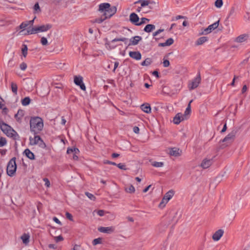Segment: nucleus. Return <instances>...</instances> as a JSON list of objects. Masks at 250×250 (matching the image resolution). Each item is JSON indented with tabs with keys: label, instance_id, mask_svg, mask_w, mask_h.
Instances as JSON below:
<instances>
[{
	"label": "nucleus",
	"instance_id": "nucleus-28",
	"mask_svg": "<svg viewBox=\"0 0 250 250\" xmlns=\"http://www.w3.org/2000/svg\"><path fill=\"white\" fill-rule=\"evenodd\" d=\"M193 100H191L188 103V106L186 109V111L185 112V113L183 115L184 116V117L186 118V116H188L189 114H190V112L191 111V106H190V104L192 102Z\"/></svg>",
	"mask_w": 250,
	"mask_h": 250
},
{
	"label": "nucleus",
	"instance_id": "nucleus-64",
	"mask_svg": "<svg viewBox=\"0 0 250 250\" xmlns=\"http://www.w3.org/2000/svg\"><path fill=\"white\" fill-rule=\"evenodd\" d=\"M247 90V85H244L242 88V93H244V92H245Z\"/></svg>",
	"mask_w": 250,
	"mask_h": 250
},
{
	"label": "nucleus",
	"instance_id": "nucleus-42",
	"mask_svg": "<svg viewBox=\"0 0 250 250\" xmlns=\"http://www.w3.org/2000/svg\"><path fill=\"white\" fill-rule=\"evenodd\" d=\"M28 48L26 45L23 44L22 48V53L24 57H25L27 54Z\"/></svg>",
	"mask_w": 250,
	"mask_h": 250
},
{
	"label": "nucleus",
	"instance_id": "nucleus-45",
	"mask_svg": "<svg viewBox=\"0 0 250 250\" xmlns=\"http://www.w3.org/2000/svg\"><path fill=\"white\" fill-rule=\"evenodd\" d=\"M223 5L222 0H216L215 2V5L217 8H220Z\"/></svg>",
	"mask_w": 250,
	"mask_h": 250
},
{
	"label": "nucleus",
	"instance_id": "nucleus-60",
	"mask_svg": "<svg viewBox=\"0 0 250 250\" xmlns=\"http://www.w3.org/2000/svg\"><path fill=\"white\" fill-rule=\"evenodd\" d=\"M53 220L54 222H55L56 223L58 224H60V225H61V222H60V221L56 217H54L53 218Z\"/></svg>",
	"mask_w": 250,
	"mask_h": 250
},
{
	"label": "nucleus",
	"instance_id": "nucleus-49",
	"mask_svg": "<svg viewBox=\"0 0 250 250\" xmlns=\"http://www.w3.org/2000/svg\"><path fill=\"white\" fill-rule=\"evenodd\" d=\"M118 167H119L121 169L126 170L127 168H126V166L122 163H119L118 164H116Z\"/></svg>",
	"mask_w": 250,
	"mask_h": 250
},
{
	"label": "nucleus",
	"instance_id": "nucleus-7",
	"mask_svg": "<svg viewBox=\"0 0 250 250\" xmlns=\"http://www.w3.org/2000/svg\"><path fill=\"white\" fill-rule=\"evenodd\" d=\"M236 134V131L233 130L221 141L222 142H228L229 143H231L234 140Z\"/></svg>",
	"mask_w": 250,
	"mask_h": 250
},
{
	"label": "nucleus",
	"instance_id": "nucleus-3",
	"mask_svg": "<svg viewBox=\"0 0 250 250\" xmlns=\"http://www.w3.org/2000/svg\"><path fill=\"white\" fill-rule=\"evenodd\" d=\"M0 127L1 130L8 137L13 138L14 140H17L20 137L16 131H15L10 126L3 122H0Z\"/></svg>",
	"mask_w": 250,
	"mask_h": 250
},
{
	"label": "nucleus",
	"instance_id": "nucleus-31",
	"mask_svg": "<svg viewBox=\"0 0 250 250\" xmlns=\"http://www.w3.org/2000/svg\"><path fill=\"white\" fill-rule=\"evenodd\" d=\"M125 190L127 193H133L135 192V188L132 185H129L128 187H126L125 188Z\"/></svg>",
	"mask_w": 250,
	"mask_h": 250
},
{
	"label": "nucleus",
	"instance_id": "nucleus-9",
	"mask_svg": "<svg viewBox=\"0 0 250 250\" xmlns=\"http://www.w3.org/2000/svg\"><path fill=\"white\" fill-rule=\"evenodd\" d=\"M224 233V231L222 229H219L217 230L212 235V239L215 241H219L222 236L223 235Z\"/></svg>",
	"mask_w": 250,
	"mask_h": 250
},
{
	"label": "nucleus",
	"instance_id": "nucleus-8",
	"mask_svg": "<svg viewBox=\"0 0 250 250\" xmlns=\"http://www.w3.org/2000/svg\"><path fill=\"white\" fill-rule=\"evenodd\" d=\"M201 79H192L189 81L188 83V88L191 90H193L198 87L200 83Z\"/></svg>",
	"mask_w": 250,
	"mask_h": 250
},
{
	"label": "nucleus",
	"instance_id": "nucleus-6",
	"mask_svg": "<svg viewBox=\"0 0 250 250\" xmlns=\"http://www.w3.org/2000/svg\"><path fill=\"white\" fill-rule=\"evenodd\" d=\"M219 23V21L218 20L216 22H215L213 24L209 25L207 28L204 29V30L200 33V35H206L211 32L213 30L218 27Z\"/></svg>",
	"mask_w": 250,
	"mask_h": 250
},
{
	"label": "nucleus",
	"instance_id": "nucleus-32",
	"mask_svg": "<svg viewBox=\"0 0 250 250\" xmlns=\"http://www.w3.org/2000/svg\"><path fill=\"white\" fill-rule=\"evenodd\" d=\"M68 154L79 153V150L77 148H68L67 150Z\"/></svg>",
	"mask_w": 250,
	"mask_h": 250
},
{
	"label": "nucleus",
	"instance_id": "nucleus-59",
	"mask_svg": "<svg viewBox=\"0 0 250 250\" xmlns=\"http://www.w3.org/2000/svg\"><path fill=\"white\" fill-rule=\"evenodd\" d=\"M139 131H140V129L138 127L134 126L133 127V131L134 133H135L136 134H138L139 133Z\"/></svg>",
	"mask_w": 250,
	"mask_h": 250
},
{
	"label": "nucleus",
	"instance_id": "nucleus-18",
	"mask_svg": "<svg viewBox=\"0 0 250 250\" xmlns=\"http://www.w3.org/2000/svg\"><path fill=\"white\" fill-rule=\"evenodd\" d=\"M74 82L76 85L80 87L82 90L83 91L85 90L86 87L83 82V79H74Z\"/></svg>",
	"mask_w": 250,
	"mask_h": 250
},
{
	"label": "nucleus",
	"instance_id": "nucleus-21",
	"mask_svg": "<svg viewBox=\"0 0 250 250\" xmlns=\"http://www.w3.org/2000/svg\"><path fill=\"white\" fill-rule=\"evenodd\" d=\"M174 42V40L172 38L168 39L165 42L160 43L159 46L165 47L167 46H170Z\"/></svg>",
	"mask_w": 250,
	"mask_h": 250
},
{
	"label": "nucleus",
	"instance_id": "nucleus-57",
	"mask_svg": "<svg viewBox=\"0 0 250 250\" xmlns=\"http://www.w3.org/2000/svg\"><path fill=\"white\" fill-rule=\"evenodd\" d=\"M97 214L100 216H103L104 215V210H99L97 211Z\"/></svg>",
	"mask_w": 250,
	"mask_h": 250
},
{
	"label": "nucleus",
	"instance_id": "nucleus-11",
	"mask_svg": "<svg viewBox=\"0 0 250 250\" xmlns=\"http://www.w3.org/2000/svg\"><path fill=\"white\" fill-rule=\"evenodd\" d=\"M212 164V159L205 158L200 164V167L204 169L209 167Z\"/></svg>",
	"mask_w": 250,
	"mask_h": 250
},
{
	"label": "nucleus",
	"instance_id": "nucleus-14",
	"mask_svg": "<svg viewBox=\"0 0 250 250\" xmlns=\"http://www.w3.org/2000/svg\"><path fill=\"white\" fill-rule=\"evenodd\" d=\"M185 119H186V118L184 117V116L182 114L179 113H177L175 115V116L174 117L173 121L175 124L178 125L182 121H183Z\"/></svg>",
	"mask_w": 250,
	"mask_h": 250
},
{
	"label": "nucleus",
	"instance_id": "nucleus-20",
	"mask_svg": "<svg viewBox=\"0 0 250 250\" xmlns=\"http://www.w3.org/2000/svg\"><path fill=\"white\" fill-rule=\"evenodd\" d=\"M23 153L30 160H34L35 159V155L34 153L31 152L30 149L27 148L25 149Z\"/></svg>",
	"mask_w": 250,
	"mask_h": 250
},
{
	"label": "nucleus",
	"instance_id": "nucleus-43",
	"mask_svg": "<svg viewBox=\"0 0 250 250\" xmlns=\"http://www.w3.org/2000/svg\"><path fill=\"white\" fill-rule=\"evenodd\" d=\"M7 143L6 139L4 137H0V147H2Z\"/></svg>",
	"mask_w": 250,
	"mask_h": 250
},
{
	"label": "nucleus",
	"instance_id": "nucleus-46",
	"mask_svg": "<svg viewBox=\"0 0 250 250\" xmlns=\"http://www.w3.org/2000/svg\"><path fill=\"white\" fill-rule=\"evenodd\" d=\"M85 194L87 196L88 198H89L91 200L94 201L96 199V197L91 193H90L88 192H86Z\"/></svg>",
	"mask_w": 250,
	"mask_h": 250
},
{
	"label": "nucleus",
	"instance_id": "nucleus-51",
	"mask_svg": "<svg viewBox=\"0 0 250 250\" xmlns=\"http://www.w3.org/2000/svg\"><path fill=\"white\" fill-rule=\"evenodd\" d=\"M54 239L56 242H58L59 241H62L63 240V238L62 236L60 235L58 236L55 237Z\"/></svg>",
	"mask_w": 250,
	"mask_h": 250
},
{
	"label": "nucleus",
	"instance_id": "nucleus-12",
	"mask_svg": "<svg viewBox=\"0 0 250 250\" xmlns=\"http://www.w3.org/2000/svg\"><path fill=\"white\" fill-rule=\"evenodd\" d=\"M30 143L31 145L39 144L41 146V144H43V141L39 136L37 135L35 136L34 138H30Z\"/></svg>",
	"mask_w": 250,
	"mask_h": 250
},
{
	"label": "nucleus",
	"instance_id": "nucleus-35",
	"mask_svg": "<svg viewBox=\"0 0 250 250\" xmlns=\"http://www.w3.org/2000/svg\"><path fill=\"white\" fill-rule=\"evenodd\" d=\"M152 62V60L150 58H147L144 61L142 62L141 65L142 66H148Z\"/></svg>",
	"mask_w": 250,
	"mask_h": 250
},
{
	"label": "nucleus",
	"instance_id": "nucleus-15",
	"mask_svg": "<svg viewBox=\"0 0 250 250\" xmlns=\"http://www.w3.org/2000/svg\"><path fill=\"white\" fill-rule=\"evenodd\" d=\"M129 21L131 23L137 25V23L139 22V18L136 13H132L129 16Z\"/></svg>",
	"mask_w": 250,
	"mask_h": 250
},
{
	"label": "nucleus",
	"instance_id": "nucleus-48",
	"mask_svg": "<svg viewBox=\"0 0 250 250\" xmlns=\"http://www.w3.org/2000/svg\"><path fill=\"white\" fill-rule=\"evenodd\" d=\"M126 40H127V39L125 38H115L112 40L111 42H114L118 41L125 42Z\"/></svg>",
	"mask_w": 250,
	"mask_h": 250
},
{
	"label": "nucleus",
	"instance_id": "nucleus-33",
	"mask_svg": "<svg viewBox=\"0 0 250 250\" xmlns=\"http://www.w3.org/2000/svg\"><path fill=\"white\" fill-rule=\"evenodd\" d=\"M11 90L15 95L17 94L18 86L15 83L12 82L11 83Z\"/></svg>",
	"mask_w": 250,
	"mask_h": 250
},
{
	"label": "nucleus",
	"instance_id": "nucleus-41",
	"mask_svg": "<svg viewBox=\"0 0 250 250\" xmlns=\"http://www.w3.org/2000/svg\"><path fill=\"white\" fill-rule=\"evenodd\" d=\"M152 165L154 167H160L164 166V163L163 162H153Z\"/></svg>",
	"mask_w": 250,
	"mask_h": 250
},
{
	"label": "nucleus",
	"instance_id": "nucleus-55",
	"mask_svg": "<svg viewBox=\"0 0 250 250\" xmlns=\"http://www.w3.org/2000/svg\"><path fill=\"white\" fill-rule=\"evenodd\" d=\"M169 62L167 60H165L163 62V65L164 67H168L169 65Z\"/></svg>",
	"mask_w": 250,
	"mask_h": 250
},
{
	"label": "nucleus",
	"instance_id": "nucleus-13",
	"mask_svg": "<svg viewBox=\"0 0 250 250\" xmlns=\"http://www.w3.org/2000/svg\"><path fill=\"white\" fill-rule=\"evenodd\" d=\"M182 151L176 147L171 148L169 149V154L171 156L178 157L181 155Z\"/></svg>",
	"mask_w": 250,
	"mask_h": 250
},
{
	"label": "nucleus",
	"instance_id": "nucleus-52",
	"mask_svg": "<svg viewBox=\"0 0 250 250\" xmlns=\"http://www.w3.org/2000/svg\"><path fill=\"white\" fill-rule=\"evenodd\" d=\"M65 215H66V217L67 219H68L70 221H73V217H72V215L70 213L67 212H66Z\"/></svg>",
	"mask_w": 250,
	"mask_h": 250
},
{
	"label": "nucleus",
	"instance_id": "nucleus-53",
	"mask_svg": "<svg viewBox=\"0 0 250 250\" xmlns=\"http://www.w3.org/2000/svg\"><path fill=\"white\" fill-rule=\"evenodd\" d=\"M163 31H164V29H160L158 30L157 31L154 32L153 33V36L154 37H155L157 35H158L159 34H160V33L162 32Z\"/></svg>",
	"mask_w": 250,
	"mask_h": 250
},
{
	"label": "nucleus",
	"instance_id": "nucleus-47",
	"mask_svg": "<svg viewBox=\"0 0 250 250\" xmlns=\"http://www.w3.org/2000/svg\"><path fill=\"white\" fill-rule=\"evenodd\" d=\"M41 43L42 45H46L48 44L47 40L46 38L43 37L41 39Z\"/></svg>",
	"mask_w": 250,
	"mask_h": 250
},
{
	"label": "nucleus",
	"instance_id": "nucleus-16",
	"mask_svg": "<svg viewBox=\"0 0 250 250\" xmlns=\"http://www.w3.org/2000/svg\"><path fill=\"white\" fill-rule=\"evenodd\" d=\"M129 55L131 58L136 60H140L142 57L141 54L139 51H130Z\"/></svg>",
	"mask_w": 250,
	"mask_h": 250
},
{
	"label": "nucleus",
	"instance_id": "nucleus-37",
	"mask_svg": "<svg viewBox=\"0 0 250 250\" xmlns=\"http://www.w3.org/2000/svg\"><path fill=\"white\" fill-rule=\"evenodd\" d=\"M34 9V13H39L41 12V8L40 7L39 4L38 2H37L34 5L33 7Z\"/></svg>",
	"mask_w": 250,
	"mask_h": 250
},
{
	"label": "nucleus",
	"instance_id": "nucleus-22",
	"mask_svg": "<svg viewBox=\"0 0 250 250\" xmlns=\"http://www.w3.org/2000/svg\"><path fill=\"white\" fill-rule=\"evenodd\" d=\"M248 37V36L247 35H241L235 39V41L237 42H242L246 41Z\"/></svg>",
	"mask_w": 250,
	"mask_h": 250
},
{
	"label": "nucleus",
	"instance_id": "nucleus-54",
	"mask_svg": "<svg viewBox=\"0 0 250 250\" xmlns=\"http://www.w3.org/2000/svg\"><path fill=\"white\" fill-rule=\"evenodd\" d=\"M36 17H34V18L32 20H31V21H27V22H28L29 25V28H27V29L28 28H30V27L31 26H33V23H34V20L36 19Z\"/></svg>",
	"mask_w": 250,
	"mask_h": 250
},
{
	"label": "nucleus",
	"instance_id": "nucleus-39",
	"mask_svg": "<svg viewBox=\"0 0 250 250\" xmlns=\"http://www.w3.org/2000/svg\"><path fill=\"white\" fill-rule=\"evenodd\" d=\"M168 201L164 198V197L163 198L161 202H160L159 207L161 208H163L165 207Z\"/></svg>",
	"mask_w": 250,
	"mask_h": 250
},
{
	"label": "nucleus",
	"instance_id": "nucleus-36",
	"mask_svg": "<svg viewBox=\"0 0 250 250\" xmlns=\"http://www.w3.org/2000/svg\"><path fill=\"white\" fill-rule=\"evenodd\" d=\"M30 101L31 100L29 97H27L22 100L21 104L23 105L26 106L30 104Z\"/></svg>",
	"mask_w": 250,
	"mask_h": 250
},
{
	"label": "nucleus",
	"instance_id": "nucleus-56",
	"mask_svg": "<svg viewBox=\"0 0 250 250\" xmlns=\"http://www.w3.org/2000/svg\"><path fill=\"white\" fill-rule=\"evenodd\" d=\"M43 181L45 182V185L47 187H49L50 184L49 180L47 178H44Z\"/></svg>",
	"mask_w": 250,
	"mask_h": 250
},
{
	"label": "nucleus",
	"instance_id": "nucleus-61",
	"mask_svg": "<svg viewBox=\"0 0 250 250\" xmlns=\"http://www.w3.org/2000/svg\"><path fill=\"white\" fill-rule=\"evenodd\" d=\"M78 153H73L72 155V158L74 160H78V156L77 155Z\"/></svg>",
	"mask_w": 250,
	"mask_h": 250
},
{
	"label": "nucleus",
	"instance_id": "nucleus-44",
	"mask_svg": "<svg viewBox=\"0 0 250 250\" xmlns=\"http://www.w3.org/2000/svg\"><path fill=\"white\" fill-rule=\"evenodd\" d=\"M102 243V238H98L96 239H95L92 241V244L94 246H95L97 244Z\"/></svg>",
	"mask_w": 250,
	"mask_h": 250
},
{
	"label": "nucleus",
	"instance_id": "nucleus-62",
	"mask_svg": "<svg viewBox=\"0 0 250 250\" xmlns=\"http://www.w3.org/2000/svg\"><path fill=\"white\" fill-rule=\"evenodd\" d=\"M80 248V245L76 244L74 245V246L73 248V250H79Z\"/></svg>",
	"mask_w": 250,
	"mask_h": 250
},
{
	"label": "nucleus",
	"instance_id": "nucleus-58",
	"mask_svg": "<svg viewBox=\"0 0 250 250\" xmlns=\"http://www.w3.org/2000/svg\"><path fill=\"white\" fill-rule=\"evenodd\" d=\"M104 163L105 164H110V165H114V166L116 165V164L115 163L112 162H111V161H109L108 160L104 161Z\"/></svg>",
	"mask_w": 250,
	"mask_h": 250
},
{
	"label": "nucleus",
	"instance_id": "nucleus-23",
	"mask_svg": "<svg viewBox=\"0 0 250 250\" xmlns=\"http://www.w3.org/2000/svg\"><path fill=\"white\" fill-rule=\"evenodd\" d=\"M208 40V38L207 37H202L199 38L195 42L196 45H200L205 42H206Z\"/></svg>",
	"mask_w": 250,
	"mask_h": 250
},
{
	"label": "nucleus",
	"instance_id": "nucleus-27",
	"mask_svg": "<svg viewBox=\"0 0 250 250\" xmlns=\"http://www.w3.org/2000/svg\"><path fill=\"white\" fill-rule=\"evenodd\" d=\"M174 192L173 190H170L167 192L164 195V198H166L168 201L173 197Z\"/></svg>",
	"mask_w": 250,
	"mask_h": 250
},
{
	"label": "nucleus",
	"instance_id": "nucleus-1",
	"mask_svg": "<svg viewBox=\"0 0 250 250\" xmlns=\"http://www.w3.org/2000/svg\"><path fill=\"white\" fill-rule=\"evenodd\" d=\"M99 11L102 13L104 17L107 19L110 18L116 13L117 8L115 6L111 7L108 3H103L99 5Z\"/></svg>",
	"mask_w": 250,
	"mask_h": 250
},
{
	"label": "nucleus",
	"instance_id": "nucleus-2",
	"mask_svg": "<svg viewBox=\"0 0 250 250\" xmlns=\"http://www.w3.org/2000/svg\"><path fill=\"white\" fill-rule=\"evenodd\" d=\"M43 127L42 119L39 117H32L30 121V131L34 134H38Z\"/></svg>",
	"mask_w": 250,
	"mask_h": 250
},
{
	"label": "nucleus",
	"instance_id": "nucleus-4",
	"mask_svg": "<svg viewBox=\"0 0 250 250\" xmlns=\"http://www.w3.org/2000/svg\"><path fill=\"white\" fill-rule=\"evenodd\" d=\"M52 25L50 24L42 25L41 26L32 27L31 29L28 28L26 32L24 33L25 35L34 34L39 32H45L51 28Z\"/></svg>",
	"mask_w": 250,
	"mask_h": 250
},
{
	"label": "nucleus",
	"instance_id": "nucleus-10",
	"mask_svg": "<svg viewBox=\"0 0 250 250\" xmlns=\"http://www.w3.org/2000/svg\"><path fill=\"white\" fill-rule=\"evenodd\" d=\"M115 228L114 227H101L98 228V230L103 233H111L114 231Z\"/></svg>",
	"mask_w": 250,
	"mask_h": 250
},
{
	"label": "nucleus",
	"instance_id": "nucleus-25",
	"mask_svg": "<svg viewBox=\"0 0 250 250\" xmlns=\"http://www.w3.org/2000/svg\"><path fill=\"white\" fill-rule=\"evenodd\" d=\"M155 29V26L153 24H147L145 27L144 30L147 33H149Z\"/></svg>",
	"mask_w": 250,
	"mask_h": 250
},
{
	"label": "nucleus",
	"instance_id": "nucleus-63",
	"mask_svg": "<svg viewBox=\"0 0 250 250\" xmlns=\"http://www.w3.org/2000/svg\"><path fill=\"white\" fill-rule=\"evenodd\" d=\"M248 62H249V67L250 69V57H249L247 60H244L243 63H245Z\"/></svg>",
	"mask_w": 250,
	"mask_h": 250
},
{
	"label": "nucleus",
	"instance_id": "nucleus-17",
	"mask_svg": "<svg viewBox=\"0 0 250 250\" xmlns=\"http://www.w3.org/2000/svg\"><path fill=\"white\" fill-rule=\"evenodd\" d=\"M141 40V37L138 36H135L130 39V43L128 45H137Z\"/></svg>",
	"mask_w": 250,
	"mask_h": 250
},
{
	"label": "nucleus",
	"instance_id": "nucleus-50",
	"mask_svg": "<svg viewBox=\"0 0 250 250\" xmlns=\"http://www.w3.org/2000/svg\"><path fill=\"white\" fill-rule=\"evenodd\" d=\"M20 67L21 70H24L27 68V65H26V64L25 62H22L20 64Z\"/></svg>",
	"mask_w": 250,
	"mask_h": 250
},
{
	"label": "nucleus",
	"instance_id": "nucleus-30",
	"mask_svg": "<svg viewBox=\"0 0 250 250\" xmlns=\"http://www.w3.org/2000/svg\"><path fill=\"white\" fill-rule=\"evenodd\" d=\"M21 238L23 243L26 244L29 243V236L28 234L24 233L21 236Z\"/></svg>",
	"mask_w": 250,
	"mask_h": 250
},
{
	"label": "nucleus",
	"instance_id": "nucleus-40",
	"mask_svg": "<svg viewBox=\"0 0 250 250\" xmlns=\"http://www.w3.org/2000/svg\"><path fill=\"white\" fill-rule=\"evenodd\" d=\"M106 19L102 15L100 18L96 19L93 21V22L101 23L102 22H103L104 20H105Z\"/></svg>",
	"mask_w": 250,
	"mask_h": 250
},
{
	"label": "nucleus",
	"instance_id": "nucleus-29",
	"mask_svg": "<svg viewBox=\"0 0 250 250\" xmlns=\"http://www.w3.org/2000/svg\"><path fill=\"white\" fill-rule=\"evenodd\" d=\"M141 3V7H142L148 5L150 3V1L149 0H139L135 2V3Z\"/></svg>",
	"mask_w": 250,
	"mask_h": 250
},
{
	"label": "nucleus",
	"instance_id": "nucleus-5",
	"mask_svg": "<svg viewBox=\"0 0 250 250\" xmlns=\"http://www.w3.org/2000/svg\"><path fill=\"white\" fill-rule=\"evenodd\" d=\"M17 165L16 163V158H12L8 162L7 166V174L8 175L12 177L13 176L16 171Z\"/></svg>",
	"mask_w": 250,
	"mask_h": 250
},
{
	"label": "nucleus",
	"instance_id": "nucleus-34",
	"mask_svg": "<svg viewBox=\"0 0 250 250\" xmlns=\"http://www.w3.org/2000/svg\"><path fill=\"white\" fill-rule=\"evenodd\" d=\"M104 40L105 42V47L107 50H110L114 48V47H112L110 45V42L108 41L107 38H104Z\"/></svg>",
	"mask_w": 250,
	"mask_h": 250
},
{
	"label": "nucleus",
	"instance_id": "nucleus-38",
	"mask_svg": "<svg viewBox=\"0 0 250 250\" xmlns=\"http://www.w3.org/2000/svg\"><path fill=\"white\" fill-rule=\"evenodd\" d=\"M149 19L146 18H142L141 19V21H139L138 23H137V26H140L143 24H144V23L149 22Z\"/></svg>",
	"mask_w": 250,
	"mask_h": 250
},
{
	"label": "nucleus",
	"instance_id": "nucleus-26",
	"mask_svg": "<svg viewBox=\"0 0 250 250\" xmlns=\"http://www.w3.org/2000/svg\"><path fill=\"white\" fill-rule=\"evenodd\" d=\"M29 25L28 22L26 21L22 22L21 25L19 26V28L22 29L21 31H20V33H22L24 32L22 34H24V33L26 32V31H25V29Z\"/></svg>",
	"mask_w": 250,
	"mask_h": 250
},
{
	"label": "nucleus",
	"instance_id": "nucleus-24",
	"mask_svg": "<svg viewBox=\"0 0 250 250\" xmlns=\"http://www.w3.org/2000/svg\"><path fill=\"white\" fill-rule=\"evenodd\" d=\"M24 115V112L22 110H19L17 113L15 115V118L18 122H21V118Z\"/></svg>",
	"mask_w": 250,
	"mask_h": 250
},
{
	"label": "nucleus",
	"instance_id": "nucleus-19",
	"mask_svg": "<svg viewBox=\"0 0 250 250\" xmlns=\"http://www.w3.org/2000/svg\"><path fill=\"white\" fill-rule=\"evenodd\" d=\"M141 108L145 113H149L151 112V107L148 103L144 104L141 105Z\"/></svg>",
	"mask_w": 250,
	"mask_h": 250
}]
</instances>
